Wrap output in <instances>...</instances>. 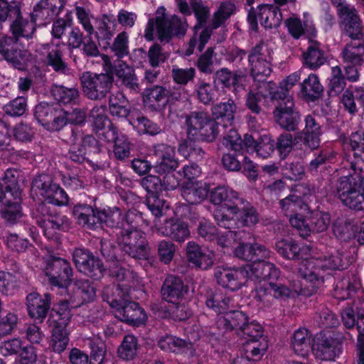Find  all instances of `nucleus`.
Masks as SVG:
<instances>
[{"mask_svg": "<svg viewBox=\"0 0 364 364\" xmlns=\"http://www.w3.org/2000/svg\"><path fill=\"white\" fill-rule=\"evenodd\" d=\"M73 215L80 225L92 228L97 225L112 227L114 225L124 226L125 219L121 210L117 208H106L102 210H94L88 205H76L73 210Z\"/></svg>", "mask_w": 364, "mask_h": 364, "instance_id": "423d86ee", "label": "nucleus"}, {"mask_svg": "<svg viewBox=\"0 0 364 364\" xmlns=\"http://www.w3.org/2000/svg\"><path fill=\"white\" fill-rule=\"evenodd\" d=\"M117 247L107 240L101 242V252L104 257L110 260L109 268L112 277H115L119 282L117 287H107L103 290V298L113 309L114 316L119 320L130 325L139 326L147 321V315L144 309L134 301H129L127 297L131 288L134 286V276L133 273L124 268L119 267L115 261Z\"/></svg>", "mask_w": 364, "mask_h": 364, "instance_id": "f257e3e1", "label": "nucleus"}, {"mask_svg": "<svg viewBox=\"0 0 364 364\" xmlns=\"http://www.w3.org/2000/svg\"><path fill=\"white\" fill-rule=\"evenodd\" d=\"M32 191L41 196L49 203L63 206L68 204L69 198L65 191L58 184L52 183L48 175H40L32 183Z\"/></svg>", "mask_w": 364, "mask_h": 364, "instance_id": "ddd939ff", "label": "nucleus"}, {"mask_svg": "<svg viewBox=\"0 0 364 364\" xmlns=\"http://www.w3.org/2000/svg\"><path fill=\"white\" fill-rule=\"evenodd\" d=\"M165 9L159 8L156 19H150L146 27L144 37L148 41L154 38V32L156 29L158 38L161 41L168 42L171 36L183 35L187 30L188 24L186 21L181 20L178 16H173L170 20L164 18Z\"/></svg>", "mask_w": 364, "mask_h": 364, "instance_id": "0eeeda50", "label": "nucleus"}, {"mask_svg": "<svg viewBox=\"0 0 364 364\" xmlns=\"http://www.w3.org/2000/svg\"><path fill=\"white\" fill-rule=\"evenodd\" d=\"M54 98L60 103L67 105L75 103L79 96L77 89L68 88L61 85H55L52 90Z\"/></svg>", "mask_w": 364, "mask_h": 364, "instance_id": "4d7b16f0", "label": "nucleus"}, {"mask_svg": "<svg viewBox=\"0 0 364 364\" xmlns=\"http://www.w3.org/2000/svg\"><path fill=\"white\" fill-rule=\"evenodd\" d=\"M73 261L80 272L98 279L102 277L105 269L101 261L95 258L85 249H75L73 254Z\"/></svg>", "mask_w": 364, "mask_h": 364, "instance_id": "6ab92c4d", "label": "nucleus"}, {"mask_svg": "<svg viewBox=\"0 0 364 364\" xmlns=\"http://www.w3.org/2000/svg\"><path fill=\"white\" fill-rule=\"evenodd\" d=\"M42 272L48 282L60 288H68L70 284L73 270L70 263L60 257L49 256L43 259Z\"/></svg>", "mask_w": 364, "mask_h": 364, "instance_id": "9b49d317", "label": "nucleus"}, {"mask_svg": "<svg viewBox=\"0 0 364 364\" xmlns=\"http://www.w3.org/2000/svg\"><path fill=\"white\" fill-rule=\"evenodd\" d=\"M364 47L360 44L349 43L345 46L342 51V58L344 63L350 65H361Z\"/></svg>", "mask_w": 364, "mask_h": 364, "instance_id": "6e6d98bb", "label": "nucleus"}, {"mask_svg": "<svg viewBox=\"0 0 364 364\" xmlns=\"http://www.w3.org/2000/svg\"><path fill=\"white\" fill-rule=\"evenodd\" d=\"M218 283L231 291H237L244 286L248 279V272L245 267L232 268L218 267L215 271Z\"/></svg>", "mask_w": 364, "mask_h": 364, "instance_id": "a211bd4d", "label": "nucleus"}, {"mask_svg": "<svg viewBox=\"0 0 364 364\" xmlns=\"http://www.w3.org/2000/svg\"><path fill=\"white\" fill-rule=\"evenodd\" d=\"M205 304L208 308L218 315H225L230 309L237 308L238 304L234 299L220 290L215 291L207 297Z\"/></svg>", "mask_w": 364, "mask_h": 364, "instance_id": "c9c22d12", "label": "nucleus"}, {"mask_svg": "<svg viewBox=\"0 0 364 364\" xmlns=\"http://www.w3.org/2000/svg\"><path fill=\"white\" fill-rule=\"evenodd\" d=\"M100 151L98 142L90 135L73 134L69 156L72 161L82 163L87 154Z\"/></svg>", "mask_w": 364, "mask_h": 364, "instance_id": "aec40b11", "label": "nucleus"}, {"mask_svg": "<svg viewBox=\"0 0 364 364\" xmlns=\"http://www.w3.org/2000/svg\"><path fill=\"white\" fill-rule=\"evenodd\" d=\"M275 248L278 254L285 259L301 260L298 274L306 284H309L310 293L317 291L323 284L326 269H340L345 264L341 253L338 251L331 252L321 259L311 255L308 245L300 246L291 240H278ZM307 293L309 294V291Z\"/></svg>", "mask_w": 364, "mask_h": 364, "instance_id": "f03ea898", "label": "nucleus"}, {"mask_svg": "<svg viewBox=\"0 0 364 364\" xmlns=\"http://www.w3.org/2000/svg\"><path fill=\"white\" fill-rule=\"evenodd\" d=\"M234 11V4L230 2H223L218 9L213 14L211 27L213 29L218 28L230 18Z\"/></svg>", "mask_w": 364, "mask_h": 364, "instance_id": "680f3d73", "label": "nucleus"}, {"mask_svg": "<svg viewBox=\"0 0 364 364\" xmlns=\"http://www.w3.org/2000/svg\"><path fill=\"white\" fill-rule=\"evenodd\" d=\"M186 292L182 280L173 275L166 277L161 288L163 299L173 305L181 304Z\"/></svg>", "mask_w": 364, "mask_h": 364, "instance_id": "bb28decb", "label": "nucleus"}, {"mask_svg": "<svg viewBox=\"0 0 364 364\" xmlns=\"http://www.w3.org/2000/svg\"><path fill=\"white\" fill-rule=\"evenodd\" d=\"M35 117L46 129L50 132L59 131L65 126V110L59 105L41 102L36 106Z\"/></svg>", "mask_w": 364, "mask_h": 364, "instance_id": "2eb2a0df", "label": "nucleus"}, {"mask_svg": "<svg viewBox=\"0 0 364 364\" xmlns=\"http://www.w3.org/2000/svg\"><path fill=\"white\" fill-rule=\"evenodd\" d=\"M109 111L112 116L123 118L129 113V102L122 92L113 94L109 97Z\"/></svg>", "mask_w": 364, "mask_h": 364, "instance_id": "5fc2aeb1", "label": "nucleus"}, {"mask_svg": "<svg viewBox=\"0 0 364 364\" xmlns=\"http://www.w3.org/2000/svg\"><path fill=\"white\" fill-rule=\"evenodd\" d=\"M247 321V316L236 308L230 309L225 315L220 316L217 320L219 328L226 331L236 329L241 330Z\"/></svg>", "mask_w": 364, "mask_h": 364, "instance_id": "79ce46f5", "label": "nucleus"}, {"mask_svg": "<svg viewBox=\"0 0 364 364\" xmlns=\"http://www.w3.org/2000/svg\"><path fill=\"white\" fill-rule=\"evenodd\" d=\"M210 200L213 203L218 205L213 213L215 220L218 222L226 221L234 218L237 215L236 209L239 205L243 203V199L237 197V193L225 186H218L210 192Z\"/></svg>", "mask_w": 364, "mask_h": 364, "instance_id": "6e6552de", "label": "nucleus"}, {"mask_svg": "<svg viewBox=\"0 0 364 364\" xmlns=\"http://www.w3.org/2000/svg\"><path fill=\"white\" fill-rule=\"evenodd\" d=\"M117 242L119 248L133 258L148 259V243L140 230L122 229Z\"/></svg>", "mask_w": 364, "mask_h": 364, "instance_id": "f8f14e48", "label": "nucleus"}, {"mask_svg": "<svg viewBox=\"0 0 364 364\" xmlns=\"http://www.w3.org/2000/svg\"><path fill=\"white\" fill-rule=\"evenodd\" d=\"M186 252L188 261L197 268L205 270L214 264V253L194 242L187 243Z\"/></svg>", "mask_w": 364, "mask_h": 364, "instance_id": "b1692460", "label": "nucleus"}, {"mask_svg": "<svg viewBox=\"0 0 364 364\" xmlns=\"http://www.w3.org/2000/svg\"><path fill=\"white\" fill-rule=\"evenodd\" d=\"M154 154L157 158L155 166L156 172L165 173L167 171H174L178 166V161L175 157L176 152L173 146L159 144L154 147Z\"/></svg>", "mask_w": 364, "mask_h": 364, "instance_id": "cd10ccee", "label": "nucleus"}, {"mask_svg": "<svg viewBox=\"0 0 364 364\" xmlns=\"http://www.w3.org/2000/svg\"><path fill=\"white\" fill-rule=\"evenodd\" d=\"M301 92L308 100L314 101L318 98L323 92L318 77L314 74H310L301 83Z\"/></svg>", "mask_w": 364, "mask_h": 364, "instance_id": "864d4df0", "label": "nucleus"}, {"mask_svg": "<svg viewBox=\"0 0 364 364\" xmlns=\"http://www.w3.org/2000/svg\"><path fill=\"white\" fill-rule=\"evenodd\" d=\"M284 97L286 100L276 108L274 112V116L277 123L283 129L287 131H294L296 129L300 121V115L294 107V103L292 97H287L285 94Z\"/></svg>", "mask_w": 364, "mask_h": 364, "instance_id": "412c9836", "label": "nucleus"}, {"mask_svg": "<svg viewBox=\"0 0 364 364\" xmlns=\"http://www.w3.org/2000/svg\"><path fill=\"white\" fill-rule=\"evenodd\" d=\"M187 134L191 140L213 141L218 135L219 124L209 119L206 113L192 112L186 118Z\"/></svg>", "mask_w": 364, "mask_h": 364, "instance_id": "1a4fd4ad", "label": "nucleus"}, {"mask_svg": "<svg viewBox=\"0 0 364 364\" xmlns=\"http://www.w3.org/2000/svg\"><path fill=\"white\" fill-rule=\"evenodd\" d=\"M137 341L133 335H127L118 349L120 358L124 360H132L136 354Z\"/></svg>", "mask_w": 364, "mask_h": 364, "instance_id": "052dcab7", "label": "nucleus"}, {"mask_svg": "<svg viewBox=\"0 0 364 364\" xmlns=\"http://www.w3.org/2000/svg\"><path fill=\"white\" fill-rule=\"evenodd\" d=\"M169 91L161 86L146 89L143 94V102L146 107L151 110L163 108L168 100Z\"/></svg>", "mask_w": 364, "mask_h": 364, "instance_id": "e433bc0d", "label": "nucleus"}, {"mask_svg": "<svg viewBox=\"0 0 364 364\" xmlns=\"http://www.w3.org/2000/svg\"><path fill=\"white\" fill-rule=\"evenodd\" d=\"M237 215L234 218L230 217L228 220H235L237 226H253L258 222V215L255 209L251 205L243 200V203L239 205L236 209Z\"/></svg>", "mask_w": 364, "mask_h": 364, "instance_id": "de8ad7c7", "label": "nucleus"}, {"mask_svg": "<svg viewBox=\"0 0 364 364\" xmlns=\"http://www.w3.org/2000/svg\"><path fill=\"white\" fill-rule=\"evenodd\" d=\"M90 117L92 120L93 130L102 139V133L109 129H116L106 114V107H95L90 111Z\"/></svg>", "mask_w": 364, "mask_h": 364, "instance_id": "a18cd8bd", "label": "nucleus"}, {"mask_svg": "<svg viewBox=\"0 0 364 364\" xmlns=\"http://www.w3.org/2000/svg\"><path fill=\"white\" fill-rule=\"evenodd\" d=\"M15 18L16 19L10 25V31L14 38L4 36L0 40V53L13 66L22 70L30 60L31 54L27 50L20 48L18 38H32L36 25L32 18L31 21L23 18L21 14Z\"/></svg>", "mask_w": 364, "mask_h": 364, "instance_id": "7ed1b4c3", "label": "nucleus"}, {"mask_svg": "<svg viewBox=\"0 0 364 364\" xmlns=\"http://www.w3.org/2000/svg\"><path fill=\"white\" fill-rule=\"evenodd\" d=\"M215 77L225 87L232 88L235 94L244 90L245 86L246 76L242 72L231 73L223 68L216 72Z\"/></svg>", "mask_w": 364, "mask_h": 364, "instance_id": "58836bf2", "label": "nucleus"}, {"mask_svg": "<svg viewBox=\"0 0 364 364\" xmlns=\"http://www.w3.org/2000/svg\"><path fill=\"white\" fill-rule=\"evenodd\" d=\"M244 144L245 146L246 153H255L257 156L263 159L269 156L274 150V141L267 136H264L261 139V141L256 144L252 135L245 134L244 137Z\"/></svg>", "mask_w": 364, "mask_h": 364, "instance_id": "4c0bfd02", "label": "nucleus"}, {"mask_svg": "<svg viewBox=\"0 0 364 364\" xmlns=\"http://www.w3.org/2000/svg\"><path fill=\"white\" fill-rule=\"evenodd\" d=\"M345 9L341 11L343 16L339 17L341 19L342 28L350 38L353 39L361 38L363 36V29L356 9H352L351 8Z\"/></svg>", "mask_w": 364, "mask_h": 364, "instance_id": "2f4dec72", "label": "nucleus"}, {"mask_svg": "<svg viewBox=\"0 0 364 364\" xmlns=\"http://www.w3.org/2000/svg\"><path fill=\"white\" fill-rule=\"evenodd\" d=\"M341 318L347 328H352L356 325L358 338H364V298L355 301L352 306L346 307L341 314Z\"/></svg>", "mask_w": 364, "mask_h": 364, "instance_id": "5701e85b", "label": "nucleus"}, {"mask_svg": "<svg viewBox=\"0 0 364 364\" xmlns=\"http://www.w3.org/2000/svg\"><path fill=\"white\" fill-rule=\"evenodd\" d=\"M211 112L213 120L221 119L231 125L234 120L236 105L232 100H228L225 102H220L213 105Z\"/></svg>", "mask_w": 364, "mask_h": 364, "instance_id": "3c124183", "label": "nucleus"}, {"mask_svg": "<svg viewBox=\"0 0 364 364\" xmlns=\"http://www.w3.org/2000/svg\"><path fill=\"white\" fill-rule=\"evenodd\" d=\"M18 173L7 169L0 178V203L1 217L10 224H14L23 215L21 191L18 186Z\"/></svg>", "mask_w": 364, "mask_h": 364, "instance_id": "20e7f679", "label": "nucleus"}, {"mask_svg": "<svg viewBox=\"0 0 364 364\" xmlns=\"http://www.w3.org/2000/svg\"><path fill=\"white\" fill-rule=\"evenodd\" d=\"M304 64L311 70H316L322 65L326 58L317 42L312 43L303 54Z\"/></svg>", "mask_w": 364, "mask_h": 364, "instance_id": "8fccbe9b", "label": "nucleus"}, {"mask_svg": "<svg viewBox=\"0 0 364 364\" xmlns=\"http://www.w3.org/2000/svg\"><path fill=\"white\" fill-rule=\"evenodd\" d=\"M101 58L107 72L114 73L116 75L122 80V83L132 90H136L138 87L137 78L132 67L122 61H119L115 65L114 70L112 71L109 57L107 55H102Z\"/></svg>", "mask_w": 364, "mask_h": 364, "instance_id": "7c9ffc66", "label": "nucleus"}, {"mask_svg": "<svg viewBox=\"0 0 364 364\" xmlns=\"http://www.w3.org/2000/svg\"><path fill=\"white\" fill-rule=\"evenodd\" d=\"M337 193L341 202L355 210H364V176L357 162L351 163V170L340 178Z\"/></svg>", "mask_w": 364, "mask_h": 364, "instance_id": "39448f33", "label": "nucleus"}, {"mask_svg": "<svg viewBox=\"0 0 364 364\" xmlns=\"http://www.w3.org/2000/svg\"><path fill=\"white\" fill-rule=\"evenodd\" d=\"M129 123L139 134H149L156 135L161 132L160 127L146 117H141L132 120Z\"/></svg>", "mask_w": 364, "mask_h": 364, "instance_id": "e2e57ef3", "label": "nucleus"}, {"mask_svg": "<svg viewBox=\"0 0 364 364\" xmlns=\"http://www.w3.org/2000/svg\"><path fill=\"white\" fill-rule=\"evenodd\" d=\"M304 23L295 16L289 17L285 21L289 33L295 39H299L304 33L305 30L311 36H316V29L311 18L306 14H304Z\"/></svg>", "mask_w": 364, "mask_h": 364, "instance_id": "ea45409f", "label": "nucleus"}, {"mask_svg": "<svg viewBox=\"0 0 364 364\" xmlns=\"http://www.w3.org/2000/svg\"><path fill=\"white\" fill-rule=\"evenodd\" d=\"M190 4L197 20V24L194 26L196 33L197 30L206 22L210 15V10L203 4L202 0H191Z\"/></svg>", "mask_w": 364, "mask_h": 364, "instance_id": "0e129e2a", "label": "nucleus"}, {"mask_svg": "<svg viewBox=\"0 0 364 364\" xmlns=\"http://www.w3.org/2000/svg\"><path fill=\"white\" fill-rule=\"evenodd\" d=\"M251 73L255 80L263 82L271 73L270 63L262 53V46H256L249 55Z\"/></svg>", "mask_w": 364, "mask_h": 364, "instance_id": "393cba45", "label": "nucleus"}, {"mask_svg": "<svg viewBox=\"0 0 364 364\" xmlns=\"http://www.w3.org/2000/svg\"><path fill=\"white\" fill-rule=\"evenodd\" d=\"M218 229H199V234L207 240H217L218 245L222 247L232 246L236 241V237H242L245 232L241 230L238 232L232 230H228L220 237L216 236V231Z\"/></svg>", "mask_w": 364, "mask_h": 364, "instance_id": "49530a36", "label": "nucleus"}, {"mask_svg": "<svg viewBox=\"0 0 364 364\" xmlns=\"http://www.w3.org/2000/svg\"><path fill=\"white\" fill-rule=\"evenodd\" d=\"M73 294L70 297L74 306H78L85 302L92 301L95 296L94 287L88 280L77 281L72 288Z\"/></svg>", "mask_w": 364, "mask_h": 364, "instance_id": "a19ab883", "label": "nucleus"}, {"mask_svg": "<svg viewBox=\"0 0 364 364\" xmlns=\"http://www.w3.org/2000/svg\"><path fill=\"white\" fill-rule=\"evenodd\" d=\"M62 46L63 45H43V48L48 51L47 55L48 65L52 66L55 71L64 73L67 70V66L62 60Z\"/></svg>", "mask_w": 364, "mask_h": 364, "instance_id": "603ef678", "label": "nucleus"}, {"mask_svg": "<svg viewBox=\"0 0 364 364\" xmlns=\"http://www.w3.org/2000/svg\"><path fill=\"white\" fill-rule=\"evenodd\" d=\"M80 82L84 94L91 100L103 98L112 85V79L109 75H97L90 72L82 73Z\"/></svg>", "mask_w": 364, "mask_h": 364, "instance_id": "dca6fc26", "label": "nucleus"}, {"mask_svg": "<svg viewBox=\"0 0 364 364\" xmlns=\"http://www.w3.org/2000/svg\"><path fill=\"white\" fill-rule=\"evenodd\" d=\"M27 102L26 98L18 97L6 104L4 107V112L12 117L22 116L26 111Z\"/></svg>", "mask_w": 364, "mask_h": 364, "instance_id": "774afa93", "label": "nucleus"}, {"mask_svg": "<svg viewBox=\"0 0 364 364\" xmlns=\"http://www.w3.org/2000/svg\"><path fill=\"white\" fill-rule=\"evenodd\" d=\"M360 288V282L356 276L338 281L335 287L333 296L338 300H345L354 296Z\"/></svg>", "mask_w": 364, "mask_h": 364, "instance_id": "c03bdc74", "label": "nucleus"}, {"mask_svg": "<svg viewBox=\"0 0 364 364\" xmlns=\"http://www.w3.org/2000/svg\"><path fill=\"white\" fill-rule=\"evenodd\" d=\"M62 312L55 310L49 319L52 331L50 346L55 353H61L65 350L69 342V332L67 326L70 322L71 314L67 304H62Z\"/></svg>", "mask_w": 364, "mask_h": 364, "instance_id": "9d476101", "label": "nucleus"}, {"mask_svg": "<svg viewBox=\"0 0 364 364\" xmlns=\"http://www.w3.org/2000/svg\"><path fill=\"white\" fill-rule=\"evenodd\" d=\"M342 336L333 331L321 332L316 335L312 350L322 360H333L341 353Z\"/></svg>", "mask_w": 364, "mask_h": 364, "instance_id": "4468645a", "label": "nucleus"}, {"mask_svg": "<svg viewBox=\"0 0 364 364\" xmlns=\"http://www.w3.org/2000/svg\"><path fill=\"white\" fill-rule=\"evenodd\" d=\"M102 139L113 141V153L118 159H124L130 154L131 144L126 135L118 132L117 129H109L102 133Z\"/></svg>", "mask_w": 364, "mask_h": 364, "instance_id": "473e14b6", "label": "nucleus"}, {"mask_svg": "<svg viewBox=\"0 0 364 364\" xmlns=\"http://www.w3.org/2000/svg\"><path fill=\"white\" fill-rule=\"evenodd\" d=\"M267 348L268 343L265 336L248 338L243 346V350L246 356L252 360H260Z\"/></svg>", "mask_w": 364, "mask_h": 364, "instance_id": "09e8293b", "label": "nucleus"}, {"mask_svg": "<svg viewBox=\"0 0 364 364\" xmlns=\"http://www.w3.org/2000/svg\"><path fill=\"white\" fill-rule=\"evenodd\" d=\"M300 80V74L299 73H294L283 80L278 87L277 90L272 93V98L273 100H286L284 95L287 97H291L288 92L291 90L296 82Z\"/></svg>", "mask_w": 364, "mask_h": 364, "instance_id": "13d9d810", "label": "nucleus"}, {"mask_svg": "<svg viewBox=\"0 0 364 364\" xmlns=\"http://www.w3.org/2000/svg\"><path fill=\"white\" fill-rule=\"evenodd\" d=\"M64 6L63 0H41L33 8L31 17L36 25H46Z\"/></svg>", "mask_w": 364, "mask_h": 364, "instance_id": "4be33fe9", "label": "nucleus"}, {"mask_svg": "<svg viewBox=\"0 0 364 364\" xmlns=\"http://www.w3.org/2000/svg\"><path fill=\"white\" fill-rule=\"evenodd\" d=\"M282 15L277 6L272 4L261 5L256 10L252 8L248 13V23L250 29L256 31L258 22L264 28H272L278 27L282 21Z\"/></svg>", "mask_w": 364, "mask_h": 364, "instance_id": "f3484780", "label": "nucleus"}, {"mask_svg": "<svg viewBox=\"0 0 364 364\" xmlns=\"http://www.w3.org/2000/svg\"><path fill=\"white\" fill-rule=\"evenodd\" d=\"M270 291L272 292L273 299H286L293 295L294 292L301 294L305 296H311L316 291H314L311 293H307L308 291H311L309 289V284H307L304 282L303 279L298 282H292L291 284V287H288L286 285L280 283H273L269 282L268 284Z\"/></svg>", "mask_w": 364, "mask_h": 364, "instance_id": "c756f323", "label": "nucleus"}, {"mask_svg": "<svg viewBox=\"0 0 364 364\" xmlns=\"http://www.w3.org/2000/svg\"><path fill=\"white\" fill-rule=\"evenodd\" d=\"M349 145L355 159L364 161V132L357 131L352 133L349 139Z\"/></svg>", "mask_w": 364, "mask_h": 364, "instance_id": "69168bd1", "label": "nucleus"}, {"mask_svg": "<svg viewBox=\"0 0 364 364\" xmlns=\"http://www.w3.org/2000/svg\"><path fill=\"white\" fill-rule=\"evenodd\" d=\"M27 309L29 316L34 319L42 321L46 316L50 305V296L44 294L42 297L39 294L33 292L27 296Z\"/></svg>", "mask_w": 364, "mask_h": 364, "instance_id": "72a5a7b5", "label": "nucleus"}, {"mask_svg": "<svg viewBox=\"0 0 364 364\" xmlns=\"http://www.w3.org/2000/svg\"><path fill=\"white\" fill-rule=\"evenodd\" d=\"M181 196L190 204L204 200L209 192V186L203 181L187 182L181 186Z\"/></svg>", "mask_w": 364, "mask_h": 364, "instance_id": "f704fd0d", "label": "nucleus"}, {"mask_svg": "<svg viewBox=\"0 0 364 364\" xmlns=\"http://www.w3.org/2000/svg\"><path fill=\"white\" fill-rule=\"evenodd\" d=\"M224 144L229 149L244 154L246 153L244 139L242 140L237 131L230 129L228 134L224 137Z\"/></svg>", "mask_w": 364, "mask_h": 364, "instance_id": "338daca9", "label": "nucleus"}, {"mask_svg": "<svg viewBox=\"0 0 364 364\" xmlns=\"http://www.w3.org/2000/svg\"><path fill=\"white\" fill-rule=\"evenodd\" d=\"M311 341V333L305 328H300L294 331L291 340V346L296 355L304 357L312 349Z\"/></svg>", "mask_w": 364, "mask_h": 364, "instance_id": "37998d69", "label": "nucleus"}, {"mask_svg": "<svg viewBox=\"0 0 364 364\" xmlns=\"http://www.w3.org/2000/svg\"><path fill=\"white\" fill-rule=\"evenodd\" d=\"M18 282L16 277L6 271H0V291L4 295H13L17 291Z\"/></svg>", "mask_w": 364, "mask_h": 364, "instance_id": "bf43d9fd", "label": "nucleus"}, {"mask_svg": "<svg viewBox=\"0 0 364 364\" xmlns=\"http://www.w3.org/2000/svg\"><path fill=\"white\" fill-rule=\"evenodd\" d=\"M200 338V336L198 333H190L188 335V341L174 336L166 335L159 340L158 345L164 351L177 353H187L192 349V343L198 341Z\"/></svg>", "mask_w": 364, "mask_h": 364, "instance_id": "a878e982", "label": "nucleus"}, {"mask_svg": "<svg viewBox=\"0 0 364 364\" xmlns=\"http://www.w3.org/2000/svg\"><path fill=\"white\" fill-rule=\"evenodd\" d=\"M321 127L317 117L314 114H308L305 117V127L302 133H299L297 137L303 138L304 144L311 149L318 147L321 135Z\"/></svg>", "mask_w": 364, "mask_h": 364, "instance_id": "c85d7f7f", "label": "nucleus"}]
</instances>
